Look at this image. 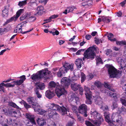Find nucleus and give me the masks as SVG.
Segmentation results:
<instances>
[{"label":"nucleus","mask_w":126,"mask_h":126,"mask_svg":"<svg viewBox=\"0 0 126 126\" xmlns=\"http://www.w3.org/2000/svg\"><path fill=\"white\" fill-rule=\"evenodd\" d=\"M67 9L68 11V13H69L70 12H72L74 9H75V7L73 6L68 7Z\"/></svg>","instance_id":"50"},{"label":"nucleus","mask_w":126,"mask_h":126,"mask_svg":"<svg viewBox=\"0 0 126 126\" xmlns=\"http://www.w3.org/2000/svg\"><path fill=\"white\" fill-rule=\"evenodd\" d=\"M22 24H20L16 26V27L14 30V32L16 33H21L22 32Z\"/></svg>","instance_id":"21"},{"label":"nucleus","mask_w":126,"mask_h":126,"mask_svg":"<svg viewBox=\"0 0 126 126\" xmlns=\"http://www.w3.org/2000/svg\"><path fill=\"white\" fill-rule=\"evenodd\" d=\"M9 6H5L2 11V16H7L8 15V10L9 9Z\"/></svg>","instance_id":"17"},{"label":"nucleus","mask_w":126,"mask_h":126,"mask_svg":"<svg viewBox=\"0 0 126 126\" xmlns=\"http://www.w3.org/2000/svg\"><path fill=\"white\" fill-rule=\"evenodd\" d=\"M26 116L27 118L29 119L32 124H35V122L34 120V115L30 114L27 113L26 115Z\"/></svg>","instance_id":"18"},{"label":"nucleus","mask_w":126,"mask_h":126,"mask_svg":"<svg viewBox=\"0 0 126 126\" xmlns=\"http://www.w3.org/2000/svg\"><path fill=\"white\" fill-rule=\"evenodd\" d=\"M37 122L39 126H43L46 124L45 121L42 118H38L37 120Z\"/></svg>","instance_id":"23"},{"label":"nucleus","mask_w":126,"mask_h":126,"mask_svg":"<svg viewBox=\"0 0 126 126\" xmlns=\"http://www.w3.org/2000/svg\"><path fill=\"white\" fill-rule=\"evenodd\" d=\"M98 48L95 46L89 47L84 53V57L83 58V60L84 61L85 58L93 59L95 55L94 51H96L97 52H98Z\"/></svg>","instance_id":"4"},{"label":"nucleus","mask_w":126,"mask_h":126,"mask_svg":"<svg viewBox=\"0 0 126 126\" xmlns=\"http://www.w3.org/2000/svg\"><path fill=\"white\" fill-rule=\"evenodd\" d=\"M81 82L82 83L86 79V77L85 75L83 73H81Z\"/></svg>","instance_id":"46"},{"label":"nucleus","mask_w":126,"mask_h":126,"mask_svg":"<svg viewBox=\"0 0 126 126\" xmlns=\"http://www.w3.org/2000/svg\"><path fill=\"white\" fill-rule=\"evenodd\" d=\"M60 107L58 105L56 104H55L54 106L53 107V108L51 112H53L54 111H57V110H59L60 108Z\"/></svg>","instance_id":"34"},{"label":"nucleus","mask_w":126,"mask_h":126,"mask_svg":"<svg viewBox=\"0 0 126 126\" xmlns=\"http://www.w3.org/2000/svg\"><path fill=\"white\" fill-rule=\"evenodd\" d=\"M72 100L73 101L77 104L78 102L79 101V98L77 97H75L73 98Z\"/></svg>","instance_id":"55"},{"label":"nucleus","mask_w":126,"mask_h":126,"mask_svg":"<svg viewBox=\"0 0 126 126\" xmlns=\"http://www.w3.org/2000/svg\"><path fill=\"white\" fill-rule=\"evenodd\" d=\"M106 92L107 93L108 95L111 97H113L115 99H116L119 96V95L116 93L108 91V90H106Z\"/></svg>","instance_id":"16"},{"label":"nucleus","mask_w":126,"mask_h":126,"mask_svg":"<svg viewBox=\"0 0 126 126\" xmlns=\"http://www.w3.org/2000/svg\"><path fill=\"white\" fill-rule=\"evenodd\" d=\"M75 63L78 68H80L81 67L83 63L81 59L78 58L76 59L75 62Z\"/></svg>","instance_id":"20"},{"label":"nucleus","mask_w":126,"mask_h":126,"mask_svg":"<svg viewBox=\"0 0 126 126\" xmlns=\"http://www.w3.org/2000/svg\"><path fill=\"white\" fill-rule=\"evenodd\" d=\"M85 123L87 126H94L93 124L89 121H85Z\"/></svg>","instance_id":"52"},{"label":"nucleus","mask_w":126,"mask_h":126,"mask_svg":"<svg viewBox=\"0 0 126 126\" xmlns=\"http://www.w3.org/2000/svg\"><path fill=\"white\" fill-rule=\"evenodd\" d=\"M87 106L84 104L80 105L78 108L79 112L83 114L85 117H87Z\"/></svg>","instance_id":"10"},{"label":"nucleus","mask_w":126,"mask_h":126,"mask_svg":"<svg viewBox=\"0 0 126 126\" xmlns=\"http://www.w3.org/2000/svg\"><path fill=\"white\" fill-rule=\"evenodd\" d=\"M48 126H56V124L55 122L52 121H49L47 124Z\"/></svg>","instance_id":"43"},{"label":"nucleus","mask_w":126,"mask_h":126,"mask_svg":"<svg viewBox=\"0 0 126 126\" xmlns=\"http://www.w3.org/2000/svg\"><path fill=\"white\" fill-rule=\"evenodd\" d=\"M80 85L77 83H73L71 84V87L72 89L74 91L77 90L80 87Z\"/></svg>","instance_id":"25"},{"label":"nucleus","mask_w":126,"mask_h":126,"mask_svg":"<svg viewBox=\"0 0 126 126\" xmlns=\"http://www.w3.org/2000/svg\"><path fill=\"white\" fill-rule=\"evenodd\" d=\"M29 14H27L25 15H22L20 18V20H23L25 19L26 18V17L27 18V17H29Z\"/></svg>","instance_id":"42"},{"label":"nucleus","mask_w":126,"mask_h":126,"mask_svg":"<svg viewBox=\"0 0 126 126\" xmlns=\"http://www.w3.org/2000/svg\"><path fill=\"white\" fill-rule=\"evenodd\" d=\"M61 86H59L58 88L56 87L55 89V92L57 96L59 97L61 96L66 94V91L64 89L65 88V84H62L61 83Z\"/></svg>","instance_id":"7"},{"label":"nucleus","mask_w":126,"mask_h":126,"mask_svg":"<svg viewBox=\"0 0 126 126\" xmlns=\"http://www.w3.org/2000/svg\"><path fill=\"white\" fill-rule=\"evenodd\" d=\"M2 83H4L2 82L0 84V91H2L4 92H5V90L3 87V86H4V85H2Z\"/></svg>","instance_id":"48"},{"label":"nucleus","mask_w":126,"mask_h":126,"mask_svg":"<svg viewBox=\"0 0 126 126\" xmlns=\"http://www.w3.org/2000/svg\"><path fill=\"white\" fill-rule=\"evenodd\" d=\"M121 101L123 105L126 107V100H125L124 99H121Z\"/></svg>","instance_id":"57"},{"label":"nucleus","mask_w":126,"mask_h":126,"mask_svg":"<svg viewBox=\"0 0 126 126\" xmlns=\"http://www.w3.org/2000/svg\"><path fill=\"white\" fill-rule=\"evenodd\" d=\"M60 108L62 111V113L63 115H64L67 114V109L63 107H60Z\"/></svg>","instance_id":"35"},{"label":"nucleus","mask_w":126,"mask_h":126,"mask_svg":"<svg viewBox=\"0 0 126 126\" xmlns=\"http://www.w3.org/2000/svg\"><path fill=\"white\" fill-rule=\"evenodd\" d=\"M19 78L20 79V80L14 81L12 82V83H14V84H11L10 83L6 84H5L4 83H2V84L4 86L7 87H13L15 85H19L23 82L26 79V78L25 76L23 75L20 77Z\"/></svg>","instance_id":"6"},{"label":"nucleus","mask_w":126,"mask_h":126,"mask_svg":"<svg viewBox=\"0 0 126 126\" xmlns=\"http://www.w3.org/2000/svg\"><path fill=\"white\" fill-rule=\"evenodd\" d=\"M17 110H15L13 109L12 108H9V110L8 111V112L9 111V112H8V114L9 113L11 115L13 116H14Z\"/></svg>","instance_id":"30"},{"label":"nucleus","mask_w":126,"mask_h":126,"mask_svg":"<svg viewBox=\"0 0 126 126\" xmlns=\"http://www.w3.org/2000/svg\"><path fill=\"white\" fill-rule=\"evenodd\" d=\"M45 94L46 97L49 99H51L55 95V94L54 92L49 90L47 91L46 92Z\"/></svg>","instance_id":"14"},{"label":"nucleus","mask_w":126,"mask_h":126,"mask_svg":"<svg viewBox=\"0 0 126 126\" xmlns=\"http://www.w3.org/2000/svg\"><path fill=\"white\" fill-rule=\"evenodd\" d=\"M102 21L104 22L109 23L110 22V19L107 17H102Z\"/></svg>","instance_id":"40"},{"label":"nucleus","mask_w":126,"mask_h":126,"mask_svg":"<svg viewBox=\"0 0 126 126\" xmlns=\"http://www.w3.org/2000/svg\"><path fill=\"white\" fill-rule=\"evenodd\" d=\"M96 58L97 64V63H102L101 59L100 58L98 57H97Z\"/></svg>","instance_id":"45"},{"label":"nucleus","mask_w":126,"mask_h":126,"mask_svg":"<svg viewBox=\"0 0 126 126\" xmlns=\"http://www.w3.org/2000/svg\"><path fill=\"white\" fill-rule=\"evenodd\" d=\"M21 114L20 111L18 110H16V112L14 115V117H18L20 116Z\"/></svg>","instance_id":"51"},{"label":"nucleus","mask_w":126,"mask_h":126,"mask_svg":"<svg viewBox=\"0 0 126 126\" xmlns=\"http://www.w3.org/2000/svg\"><path fill=\"white\" fill-rule=\"evenodd\" d=\"M90 113L92 118L95 119L93 122L95 126H99L103 121L102 116L94 108L91 109Z\"/></svg>","instance_id":"2"},{"label":"nucleus","mask_w":126,"mask_h":126,"mask_svg":"<svg viewBox=\"0 0 126 126\" xmlns=\"http://www.w3.org/2000/svg\"><path fill=\"white\" fill-rule=\"evenodd\" d=\"M73 124V122H69L67 124V126H72Z\"/></svg>","instance_id":"64"},{"label":"nucleus","mask_w":126,"mask_h":126,"mask_svg":"<svg viewBox=\"0 0 126 126\" xmlns=\"http://www.w3.org/2000/svg\"><path fill=\"white\" fill-rule=\"evenodd\" d=\"M58 15H52L50 17V18L51 19V20L52 19H54L58 17Z\"/></svg>","instance_id":"62"},{"label":"nucleus","mask_w":126,"mask_h":126,"mask_svg":"<svg viewBox=\"0 0 126 126\" xmlns=\"http://www.w3.org/2000/svg\"><path fill=\"white\" fill-rule=\"evenodd\" d=\"M106 121L109 123H111V121L110 118V115L109 113L105 112L104 114Z\"/></svg>","instance_id":"24"},{"label":"nucleus","mask_w":126,"mask_h":126,"mask_svg":"<svg viewBox=\"0 0 126 126\" xmlns=\"http://www.w3.org/2000/svg\"><path fill=\"white\" fill-rule=\"evenodd\" d=\"M79 94L82 95L83 94V90L81 86L80 85V87L79 88Z\"/></svg>","instance_id":"56"},{"label":"nucleus","mask_w":126,"mask_h":126,"mask_svg":"<svg viewBox=\"0 0 126 126\" xmlns=\"http://www.w3.org/2000/svg\"><path fill=\"white\" fill-rule=\"evenodd\" d=\"M49 86L51 88L55 87L56 88V87L58 88L60 86L58 83H56L53 81H52L49 82Z\"/></svg>","instance_id":"26"},{"label":"nucleus","mask_w":126,"mask_h":126,"mask_svg":"<svg viewBox=\"0 0 126 126\" xmlns=\"http://www.w3.org/2000/svg\"><path fill=\"white\" fill-rule=\"evenodd\" d=\"M116 44L118 45L123 46L125 45H126V41H120L116 42Z\"/></svg>","instance_id":"38"},{"label":"nucleus","mask_w":126,"mask_h":126,"mask_svg":"<svg viewBox=\"0 0 126 126\" xmlns=\"http://www.w3.org/2000/svg\"><path fill=\"white\" fill-rule=\"evenodd\" d=\"M93 75L92 74H90L88 75L87 77L89 80H90L93 78Z\"/></svg>","instance_id":"63"},{"label":"nucleus","mask_w":126,"mask_h":126,"mask_svg":"<svg viewBox=\"0 0 126 126\" xmlns=\"http://www.w3.org/2000/svg\"><path fill=\"white\" fill-rule=\"evenodd\" d=\"M27 3L26 0L21 1H20L18 3V5L20 6H22L26 5Z\"/></svg>","instance_id":"44"},{"label":"nucleus","mask_w":126,"mask_h":126,"mask_svg":"<svg viewBox=\"0 0 126 126\" xmlns=\"http://www.w3.org/2000/svg\"><path fill=\"white\" fill-rule=\"evenodd\" d=\"M37 13L39 15H42L45 12L44 7L43 6H40L37 8Z\"/></svg>","instance_id":"22"},{"label":"nucleus","mask_w":126,"mask_h":126,"mask_svg":"<svg viewBox=\"0 0 126 126\" xmlns=\"http://www.w3.org/2000/svg\"><path fill=\"white\" fill-rule=\"evenodd\" d=\"M23 104L24 107L27 109L31 107V106L30 105H29L26 102L23 101Z\"/></svg>","instance_id":"47"},{"label":"nucleus","mask_w":126,"mask_h":126,"mask_svg":"<svg viewBox=\"0 0 126 126\" xmlns=\"http://www.w3.org/2000/svg\"><path fill=\"white\" fill-rule=\"evenodd\" d=\"M23 10L21 9L18 11L16 13V15L14 16L15 17V21H16L18 17L23 12Z\"/></svg>","instance_id":"29"},{"label":"nucleus","mask_w":126,"mask_h":126,"mask_svg":"<svg viewBox=\"0 0 126 126\" xmlns=\"http://www.w3.org/2000/svg\"><path fill=\"white\" fill-rule=\"evenodd\" d=\"M29 17H27L28 21L30 22H32L34 21L36 19V17L34 16H31L30 17L29 14Z\"/></svg>","instance_id":"32"},{"label":"nucleus","mask_w":126,"mask_h":126,"mask_svg":"<svg viewBox=\"0 0 126 126\" xmlns=\"http://www.w3.org/2000/svg\"><path fill=\"white\" fill-rule=\"evenodd\" d=\"M118 111L120 113L123 112H126V109L124 107L122 106L121 108H119Z\"/></svg>","instance_id":"41"},{"label":"nucleus","mask_w":126,"mask_h":126,"mask_svg":"<svg viewBox=\"0 0 126 126\" xmlns=\"http://www.w3.org/2000/svg\"><path fill=\"white\" fill-rule=\"evenodd\" d=\"M36 85L37 86V87L38 89L39 88L41 90H43L45 88V85L44 83H36Z\"/></svg>","instance_id":"28"},{"label":"nucleus","mask_w":126,"mask_h":126,"mask_svg":"<svg viewBox=\"0 0 126 126\" xmlns=\"http://www.w3.org/2000/svg\"><path fill=\"white\" fill-rule=\"evenodd\" d=\"M92 98V95H91L89 98H86L87 99V100L86 101V103L88 104H91L92 103V101L91 98Z\"/></svg>","instance_id":"49"},{"label":"nucleus","mask_w":126,"mask_h":126,"mask_svg":"<svg viewBox=\"0 0 126 126\" xmlns=\"http://www.w3.org/2000/svg\"><path fill=\"white\" fill-rule=\"evenodd\" d=\"M111 118L114 121L120 124L122 126L123 124H122L123 122V119L120 116L118 115V114L117 113H113L112 115Z\"/></svg>","instance_id":"9"},{"label":"nucleus","mask_w":126,"mask_h":126,"mask_svg":"<svg viewBox=\"0 0 126 126\" xmlns=\"http://www.w3.org/2000/svg\"><path fill=\"white\" fill-rule=\"evenodd\" d=\"M9 105L16 109L21 110V108L18 106L15 103L13 102H10L9 103Z\"/></svg>","instance_id":"31"},{"label":"nucleus","mask_w":126,"mask_h":126,"mask_svg":"<svg viewBox=\"0 0 126 126\" xmlns=\"http://www.w3.org/2000/svg\"><path fill=\"white\" fill-rule=\"evenodd\" d=\"M77 79V78L75 76L71 78L70 79L66 77H64L61 80V83L62 84H65V88H68L70 82H74Z\"/></svg>","instance_id":"8"},{"label":"nucleus","mask_w":126,"mask_h":126,"mask_svg":"<svg viewBox=\"0 0 126 126\" xmlns=\"http://www.w3.org/2000/svg\"><path fill=\"white\" fill-rule=\"evenodd\" d=\"M78 120L80 122L82 123L84 121V119L82 117L79 116H78Z\"/></svg>","instance_id":"60"},{"label":"nucleus","mask_w":126,"mask_h":126,"mask_svg":"<svg viewBox=\"0 0 126 126\" xmlns=\"http://www.w3.org/2000/svg\"><path fill=\"white\" fill-rule=\"evenodd\" d=\"M34 91L37 96L38 98H41L42 95L39 93L37 87L35 89Z\"/></svg>","instance_id":"36"},{"label":"nucleus","mask_w":126,"mask_h":126,"mask_svg":"<svg viewBox=\"0 0 126 126\" xmlns=\"http://www.w3.org/2000/svg\"><path fill=\"white\" fill-rule=\"evenodd\" d=\"M95 102H96L97 103H98L99 102H100V103L101 102L102 100V98L100 97V96H97L94 97L93 96Z\"/></svg>","instance_id":"33"},{"label":"nucleus","mask_w":126,"mask_h":126,"mask_svg":"<svg viewBox=\"0 0 126 126\" xmlns=\"http://www.w3.org/2000/svg\"><path fill=\"white\" fill-rule=\"evenodd\" d=\"M8 107L5 106L2 108H0V113L3 114L4 113L6 115H7L8 112H9L8 111Z\"/></svg>","instance_id":"19"},{"label":"nucleus","mask_w":126,"mask_h":126,"mask_svg":"<svg viewBox=\"0 0 126 126\" xmlns=\"http://www.w3.org/2000/svg\"><path fill=\"white\" fill-rule=\"evenodd\" d=\"M92 3V0H87L86 1V3L85 5H91Z\"/></svg>","instance_id":"61"},{"label":"nucleus","mask_w":126,"mask_h":126,"mask_svg":"<svg viewBox=\"0 0 126 126\" xmlns=\"http://www.w3.org/2000/svg\"><path fill=\"white\" fill-rule=\"evenodd\" d=\"M113 35L111 33H110L108 35V39L112 42H114L116 41V39L115 38H113Z\"/></svg>","instance_id":"27"},{"label":"nucleus","mask_w":126,"mask_h":126,"mask_svg":"<svg viewBox=\"0 0 126 126\" xmlns=\"http://www.w3.org/2000/svg\"><path fill=\"white\" fill-rule=\"evenodd\" d=\"M49 73L48 71L46 70L43 69L38 71L36 73L33 74L31 76V78L34 81H37L40 79H44V80H47L48 79L47 74Z\"/></svg>","instance_id":"3"},{"label":"nucleus","mask_w":126,"mask_h":126,"mask_svg":"<svg viewBox=\"0 0 126 126\" xmlns=\"http://www.w3.org/2000/svg\"><path fill=\"white\" fill-rule=\"evenodd\" d=\"M72 109L74 112L76 113L77 112V108L76 106H72Z\"/></svg>","instance_id":"58"},{"label":"nucleus","mask_w":126,"mask_h":126,"mask_svg":"<svg viewBox=\"0 0 126 126\" xmlns=\"http://www.w3.org/2000/svg\"><path fill=\"white\" fill-rule=\"evenodd\" d=\"M118 106V105L117 104L116 102H113L112 103V109H114L115 108L117 107Z\"/></svg>","instance_id":"54"},{"label":"nucleus","mask_w":126,"mask_h":126,"mask_svg":"<svg viewBox=\"0 0 126 126\" xmlns=\"http://www.w3.org/2000/svg\"><path fill=\"white\" fill-rule=\"evenodd\" d=\"M39 107H36L34 109L35 112H38V113L41 115H43L44 116H47L48 115L47 111L41 108L40 106L39 105Z\"/></svg>","instance_id":"12"},{"label":"nucleus","mask_w":126,"mask_h":126,"mask_svg":"<svg viewBox=\"0 0 126 126\" xmlns=\"http://www.w3.org/2000/svg\"><path fill=\"white\" fill-rule=\"evenodd\" d=\"M73 66V64H70L67 62H65L64 64H63V66L60 68L57 74L58 76L59 77H62L63 74L67 73L69 69L71 71H73L74 69Z\"/></svg>","instance_id":"5"},{"label":"nucleus","mask_w":126,"mask_h":126,"mask_svg":"<svg viewBox=\"0 0 126 126\" xmlns=\"http://www.w3.org/2000/svg\"><path fill=\"white\" fill-rule=\"evenodd\" d=\"M55 104L53 103H49L48 104V107L49 108L47 111L48 115L49 117H51L54 114H56L57 113L55 111H54L53 112H51Z\"/></svg>","instance_id":"11"},{"label":"nucleus","mask_w":126,"mask_h":126,"mask_svg":"<svg viewBox=\"0 0 126 126\" xmlns=\"http://www.w3.org/2000/svg\"><path fill=\"white\" fill-rule=\"evenodd\" d=\"M27 100L29 104H32V107L33 109L36 107H39V104L37 103L34 102L35 99L34 98L29 97L27 99Z\"/></svg>","instance_id":"13"},{"label":"nucleus","mask_w":126,"mask_h":126,"mask_svg":"<svg viewBox=\"0 0 126 126\" xmlns=\"http://www.w3.org/2000/svg\"><path fill=\"white\" fill-rule=\"evenodd\" d=\"M94 84L98 88L100 87L101 86V83L99 81L95 82Z\"/></svg>","instance_id":"53"},{"label":"nucleus","mask_w":126,"mask_h":126,"mask_svg":"<svg viewBox=\"0 0 126 126\" xmlns=\"http://www.w3.org/2000/svg\"><path fill=\"white\" fill-rule=\"evenodd\" d=\"M104 86L105 87L110 90L113 92L115 90L112 88L108 83H104Z\"/></svg>","instance_id":"39"},{"label":"nucleus","mask_w":126,"mask_h":126,"mask_svg":"<svg viewBox=\"0 0 126 126\" xmlns=\"http://www.w3.org/2000/svg\"><path fill=\"white\" fill-rule=\"evenodd\" d=\"M48 0H39V2L40 3H43L44 5H45Z\"/></svg>","instance_id":"59"},{"label":"nucleus","mask_w":126,"mask_h":126,"mask_svg":"<svg viewBox=\"0 0 126 126\" xmlns=\"http://www.w3.org/2000/svg\"><path fill=\"white\" fill-rule=\"evenodd\" d=\"M117 61L120 66L119 69L120 71L116 69L111 65H109L108 66V72L111 77H116L119 78L122 75V71L124 72H126V62L124 61L120 57L118 58Z\"/></svg>","instance_id":"1"},{"label":"nucleus","mask_w":126,"mask_h":126,"mask_svg":"<svg viewBox=\"0 0 126 126\" xmlns=\"http://www.w3.org/2000/svg\"><path fill=\"white\" fill-rule=\"evenodd\" d=\"M84 88L85 91L86 92L85 94L86 97L89 98L91 95H92V93L90 91V89L85 86H84Z\"/></svg>","instance_id":"15"},{"label":"nucleus","mask_w":126,"mask_h":126,"mask_svg":"<svg viewBox=\"0 0 126 126\" xmlns=\"http://www.w3.org/2000/svg\"><path fill=\"white\" fill-rule=\"evenodd\" d=\"M15 17L14 16L11 17L10 18L7 19L4 25H6L8 23L11 22L12 21L15 20Z\"/></svg>","instance_id":"37"}]
</instances>
